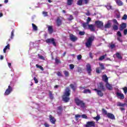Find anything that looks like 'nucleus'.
<instances>
[{"label":"nucleus","mask_w":127,"mask_h":127,"mask_svg":"<svg viewBox=\"0 0 127 127\" xmlns=\"http://www.w3.org/2000/svg\"><path fill=\"white\" fill-rule=\"evenodd\" d=\"M70 91L69 87H66L63 96V101H64V103H68V102L70 101V97H69L70 95Z\"/></svg>","instance_id":"1"},{"label":"nucleus","mask_w":127,"mask_h":127,"mask_svg":"<svg viewBox=\"0 0 127 127\" xmlns=\"http://www.w3.org/2000/svg\"><path fill=\"white\" fill-rule=\"evenodd\" d=\"M97 92V95L100 96V97H103L104 96L103 91H106V88L104 86L103 83L100 82L98 84V89H96Z\"/></svg>","instance_id":"2"},{"label":"nucleus","mask_w":127,"mask_h":127,"mask_svg":"<svg viewBox=\"0 0 127 127\" xmlns=\"http://www.w3.org/2000/svg\"><path fill=\"white\" fill-rule=\"evenodd\" d=\"M75 102L77 106H78L82 109H84L85 108L86 105L85 104V103H84L83 101L80 100L79 98H75Z\"/></svg>","instance_id":"3"},{"label":"nucleus","mask_w":127,"mask_h":127,"mask_svg":"<svg viewBox=\"0 0 127 127\" xmlns=\"http://www.w3.org/2000/svg\"><path fill=\"white\" fill-rule=\"evenodd\" d=\"M94 39H95V38H94L93 37H90L87 39L85 43V46L87 48H90L92 46V42L94 41Z\"/></svg>","instance_id":"4"},{"label":"nucleus","mask_w":127,"mask_h":127,"mask_svg":"<svg viewBox=\"0 0 127 127\" xmlns=\"http://www.w3.org/2000/svg\"><path fill=\"white\" fill-rule=\"evenodd\" d=\"M99 65L101 68L99 67L96 69V73H97V74H100V73L102 72V70H104L105 69V66L102 63H99Z\"/></svg>","instance_id":"5"},{"label":"nucleus","mask_w":127,"mask_h":127,"mask_svg":"<svg viewBox=\"0 0 127 127\" xmlns=\"http://www.w3.org/2000/svg\"><path fill=\"white\" fill-rule=\"evenodd\" d=\"M47 43H52L54 46H56L57 44L55 42V39L54 38L48 39L46 40Z\"/></svg>","instance_id":"6"},{"label":"nucleus","mask_w":127,"mask_h":127,"mask_svg":"<svg viewBox=\"0 0 127 127\" xmlns=\"http://www.w3.org/2000/svg\"><path fill=\"white\" fill-rule=\"evenodd\" d=\"M12 92V87L9 85L8 88L5 90L4 95L5 96H8L9 94H10Z\"/></svg>","instance_id":"7"},{"label":"nucleus","mask_w":127,"mask_h":127,"mask_svg":"<svg viewBox=\"0 0 127 127\" xmlns=\"http://www.w3.org/2000/svg\"><path fill=\"white\" fill-rule=\"evenodd\" d=\"M96 26L99 28H102L104 26V23L101 21H96Z\"/></svg>","instance_id":"8"},{"label":"nucleus","mask_w":127,"mask_h":127,"mask_svg":"<svg viewBox=\"0 0 127 127\" xmlns=\"http://www.w3.org/2000/svg\"><path fill=\"white\" fill-rule=\"evenodd\" d=\"M86 127H95V122L93 121L88 122L85 125Z\"/></svg>","instance_id":"9"},{"label":"nucleus","mask_w":127,"mask_h":127,"mask_svg":"<svg viewBox=\"0 0 127 127\" xmlns=\"http://www.w3.org/2000/svg\"><path fill=\"white\" fill-rule=\"evenodd\" d=\"M86 71L88 74L91 75V72H92V68L90 64L86 65Z\"/></svg>","instance_id":"10"},{"label":"nucleus","mask_w":127,"mask_h":127,"mask_svg":"<svg viewBox=\"0 0 127 127\" xmlns=\"http://www.w3.org/2000/svg\"><path fill=\"white\" fill-rule=\"evenodd\" d=\"M70 39L71 41H73V42H75V41L78 40V38L75 36H74L73 34H70Z\"/></svg>","instance_id":"11"},{"label":"nucleus","mask_w":127,"mask_h":127,"mask_svg":"<svg viewBox=\"0 0 127 127\" xmlns=\"http://www.w3.org/2000/svg\"><path fill=\"white\" fill-rule=\"evenodd\" d=\"M49 118L51 123L53 124V125H55V122H56V119H55V118H54V117H52L51 115L49 116Z\"/></svg>","instance_id":"12"},{"label":"nucleus","mask_w":127,"mask_h":127,"mask_svg":"<svg viewBox=\"0 0 127 127\" xmlns=\"http://www.w3.org/2000/svg\"><path fill=\"white\" fill-rule=\"evenodd\" d=\"M102 80L106 83H109V78H108L106 75H103L102 76Z\"/></svg>","instance_id":"13"},{"label":"nucleus","mask_w":127,"mask_h":127,"mask_svg":"<svg viewBox=\"0 0 127 127\" xmlns=\"http://www.w3.org/2000/svg\"><path fill=\"white\" fill-rule=\"evenodd\" d=\"M112 25V21L109 20L108 21L107 23L105 25V28H110Z\"/></svg>","instance_id":"14"},{"label":"nucleus","mask_w":127,"mask_h":127,"mask_svg":"<svg viewBox=\"0 0 127 127\" xmlns=\"http://www.w3.org/2000/svg\"><path fill=\"white\" fill-rule=\"evenodd\" d=\"M89 24L88 23H83L82 26L84 29H89Z\"/></svg>","instance_id":"15"},{"label":"nucleus","mask_w":127,"mask_h":127,"mask_svg":"<svg viewBox=\"0 0 127 127\" xmlns=\"http://www.w3.org/2000/svg\"><path fill=\"white\" fill-rule=\"evenodd\" d=\"M106 87L108 90H113V87L112 86V85L110 84L109 82L106 83Z\"/></svg>","instance_id":"16"},{"label":"nucleus","mask_w":127,"mask_h":127,"mask_svg":"<svg viewBox=\"0 0 127 127\" xmlns=\"http://www.w3.org/2000/svg\"><path fill=\"white\" fill-rule=\"evenodd\" d=\"M88 29H90L91 31H95V25H89L88 27Z\"/></svg>","instance_id":"17"},{"label":"nucleus","mask_w":127,"mask_h":127,"mask_svg":"<svg viewBox=\"0 0 127 127\" xmlns=\"http://www.w3.org/2000/svg\"><path fill=\"white\" fill-rule=\"evenodd\" d=\"M107 117L108 118L111 119V120H115V115H113V114L108 113Z\"/></svg>","instance_id":"18"},{"label":"nucleus","mask_w":127,"mask_h":127,"mask_svg":"<svg viewBox=\"0 0 127 127\" xmlns=\"http://www.w3.org/2000/svg\"><path fill=\"white\" fill-rule=\"evenodd\" d=\"M126 27H127V24L123 23H122V24H121L120 25V30H124V29H125V28H126Z\"/></svg>","instance_id":"19"},{"label":"nucleus","mask_w":127,"mask_h":127,"mask_svg":"<svg viewBox=\"0 0 127 127\" xmlns=\"http://www.w3.org/2000/svg\"><path fill=\"white\" fill-rule=\"evenodd\" d=\"M117 96L119 99H125V96H124V94L122 93H117Z\"/></svg>","instance_id":"20"},{"label":"nucleus","mask_w":127,"mask_h":127,"mask_svg":"<svg viewBox=\"0 0 127 127\" xmlns=\"http://www.w3.org/2000/svg\"><path fill=\"white\" fill-rule=\"evenodd\" d=\"M116 3L119 6H122L124 4V3H123V1L121 0H116Z\"/></svg>","instance_id":"21"},{"label":"nucleus","mask_w":127,"mask_h":127,"mask_svg":"<svg viewBox=\"0 0 127 127\" xmlns=\"http://www.w3.org/2000/svg\"><path fill=\"white\" fill-rule=\"evenodd\" d=\"M48 30L50 34H52L53 33V27L52 26H49L48 28Z\"/></svg>","instance_id":"22"},{"label":"nucleus","mask_w":127,"mask_h":127,"mask_svg":"<svg viewBox=\"0 0 127 127\" xmlns=\"http://www.w3.org/2000/svg\"><path fill=\"white\" fill-rule=\"evenodd\" d=\"M56 22L58 26H60V25L62 24V21L61 20V19H60V18H58Z\"/></svg>","instance_id":"23"},{"label":"nucleus","mask_w":127,"mask_h":127,"mask_svg":"<svg viewBox=\"0 0 127 127\" xmlns=\"http://www.w3.org/2000/svg\"><path fill=\"white\" fill-rule=\"evenodd\" d=\"M58 114L59 116L61 115V113H62V106H60L58 108Z\"/></svg>","instance_id":"24"},{"label":"nucleus","mask_w":127,"mask_h":127,"mask_svg":"<svg viewBox=\"0 0 127 127\" xmlns=\"http://www.w3.org/2000/svg\"><path fill=\"white\" fill-rule=\"evenodd\" d=\"M7 49L9 50V44H8L3 49V53H5L6 52V50H7Z\"/></svg>","instance_id":"25"},{"label":"nucleus","mask_w":127,"mask_h":127,"mask_svg":"<svg viewBox=\"0 0 127 127\" xmlns=\"http://www.w3.org/2000/svg\"><path fill=\"white\" fill-rule=\"evenodd\" d=\"M83 93L84 94H91V90L89 89H85L83 90Z\"/></svg>","instance_id":"26"},{"label":"nucleus","mask_w":127,"mask_h":127,"mask_svg":"<svg viewBox=\"0 0 127 127\" xmlns=\"http://www.w3.org/2000/svg\"><path fill=\"white\" fill-rule=\"evenodd\" d=\"M126 103L123 104V103H122L121 102H118L117 103V106L118 107H125V106H126Z\"/></svg>","instance_id":"27"},{"label":"nucleus","mask_w":127,"mask_h":127,"mask_svg":"<svg viewBox=\"0 0 127 127\" xmlns=\"http://www.w3.org/2000/svg\"><path fill=\"white\" fill-rule=\"evenodd\" d=\"M55 62H56V64H61V61L58 58H56L55 59Z\"/></svg>","instance_id":"28"},{"label":"nucleus","mask_w":127,"mask_h":127,"mask_svg":"<svg viewBox=\"0 0 127 127\" xmlns=\"http://www.w3.org/2000/svg\"><path fill=\"white\" fill-rule=\"evenodd\" d=\"M32 25L33 30H34V31H36L37 30V26L33 23L32 24Z\"/></svg>","instance_id":"29"},{"label":"nucleus","mask_w":127,"mask_h":127,"mask_svg":"<svg viewBox=\"0 0 127 127\" xmlns=\"http://www.w3.org/2000/svg\"><path fill=\"white\" fill-rule=\"evenodd\" d=\"M70 87L72 89L73 91H75L76 90V85H74L73 84H70Z\"/></svg>","instance_id":"30"},{"label":"nucleus","mask_w":127,"mask_h":127,"mask_svg":"<svg viewBox=\"0 0 127 127\" xmlns=\"http://www.w3.org/2000/svg\"><path fill=\"white\" fill-rule=\"evenodd\" d=\"M64 74L65 77H69V71L64 70Z\"/></svg>","instance_id":"31"},{"label":"nucleus","mask_w":127,"mask_h":127,"mask_svg":"<svg viewBox=\"0 0 127 127\" xmlns=\"http://www.w3.org/2000/svg\"><path fill=\"white\" fill-rule=\"evenodd\" d=\"M106 56H107V55H105L104 56L100 57L99 59V60L100 61H102V60H104L105 59V58L106 57Z\"/></svg>","instance_id":"32"},{"label":"nucleus","mask_w":127,"mask_h":127,"mask_svg":"<svg viewBox=\"0 0 127 127\" xmlns=\"http://www.w3.org/2000/svg\"><path fill=\"white\" fill-rule=\"evenodd\" d=\"M81 116L79 115V114H77L75 115V120L76 121H78L79 118H81Z\"/></svg>","instance_id":"33"},{"label":"nucleus","mask_w":127,"mask_h":127,"mask_svg":"<svg viewBox=\"0 0 127 127\" xmlns=\"http://www.w3.org/2000/svg\"><path fill=\"white\" fill-rule=\"evenodd\" d=\"M36 67L37 68H39V69H41V70H42V71H43V70H44V69L43 68V67H42L41 65H39L38 64H36Z\"/></svg>","instance_id":"34"},{"label":"nucleus","mask_w":127,"mask_h":127,"mask_svg":"<svg viewBox=\"0 0 127 127\" xmlns=\"http://www.w3.org/2000/svg\"><path fill=\"white\" fill-rule=\"evenodd\" d=\"M83 3V0H78L77 1L78 5H82Z\"/></svg>","instance_id":"35"},{"label":"nucleus","mask_w":127,"mask_h":127,"mask_svg":"<svg viewBox=\"0 0 127 127\" xmlns=\"http://www.w3.org/2000/svg\"><path fill=\"white\" fill-rule=\"evenodd\" d=\"M73 3V0H67L68 5H71Z\"/></svg>","instance_id":"36"},{"label":"nucleus","mask_w":127,"mask_h":127,"mask_svg":"<svg viewBox=\"0 0 127 127\" xmlns=\"http://www.w3.org/2000/svg\"><path fill=\"white\" fill-rule=\"evenodd\" d=\"M14 30H13L11 32V38L12 39L13 38V36H14Z\"/></svg>","instance_id":"37"},{"label":"nucleus","mask_w":127,"mask_h":127,"mask_svg":"<svg viewBox=\"0 0 127 127\" xmlns=\"http://www.w3.org/2000/svg\"><path fill=\"white\" fill-rule=\"evenodd\" d=\"M119 29V27L117 25H115L113 26V29L114 30H118Z\"/></svg>","instance_id":"38"},{"label":"nucleus","mask_w":127,"mask_h":127,"mask_svg":"<svg viewBox=\"0 0 127 127\" xmlns=\"http://www.w3.org/2000/svg\"><path fill=\"white\" fill-rule=\"evenodd\" d=\"M117 40H118V41L119 42H121V43H123V39H122V38H121V37H118L117 38Z\"/></svg>","instance_id":"39"},{"label":"nucleus","mask_w":127,"mask_h":127,"mask_svg":"<svg viewBox=\"0 0 127 127\" xmlns=\"http://www.w3.org/2000/svg\"><path fill=\"white\" fill-rule=\"evenodd\" d=\"M101 119V117H100V115H97V116L96 117V121L97 122H98V121H99V120Z\"/></svg>","instance_id":"40"},{"label":"nucleus","mask_w":127,"mask_h":127,"mask_svg":"<svg viewBox=\"0 0 127 127\" xmlns=\"http://www.w3.org/2000/svg\"><path fill=\"white\" fill-rule=\"evenodd\" d=\"M117 35H118V36H119V37H122V33H121V32H120V31L117 32Z\"/></svg>","instance_id":"41"},{"label":"nucleus","mask_w":127,"mask_h":127,"mask_svg":"<svg viewBox=\"0 0 127 127\" xmlns=\"http://www.w3.org/2000/svg\"><path fill=\"white\" fill-rule=\"evenodd\" d=\"M75 66L73 64H71L69 65V68L70 70H73V68H74Z\"/></svg>","instance_id":"42"},{"label":"nucleus","mask_w":127,"mask_h":127,"mask_svg":"<svg viewBox=\"0 0 127 127\" xmlns=\"http://www.w3.org/2000/svg\"><path fill=\"white\" fill-rule=\"evenodd\" d=\"M117 57L119 59H122V56L119 53L116 54Z\"/></svg>","instance_id":"43"},{"label":"nucleus","mask_w":127,"mask_h":127,"mask_svg":"<svg viewBox=\"0 0 127 127\" xmlns=\"http://www.w3.org/2000/svg\"><path fill=\"white\" fill-rule=\"evenodd\" d=\"M81 118L82 119H88V117H87V115H86L85 114H83L82 115H81Z\"/></svg>","instance_id":"44"},{"label":"nucleus","mask_w":127,"mask_h":127,"mask_svg":"<svg viewBox=\"0 0 127 127\" xmlns=\"http://www.w3.org/2000/svg\"><path fill=\"white\" fill-rule=\"evenodd\" d=\"M77 60H81L82 59V56L81 55H79L77 56Z\"/></svg>","instance_id":"45"},{"label":"nucleus","mask_w":127,"mask_h":127,"mask_svg":"<svg viewBox=\"0 0 127 127\" xmlns=\"http://www.w3.org/2000/svg\"><path fill=\"white\" fill-rule=\"evenodd\" d=\"M38 57H39V58L40 59H41L42 60H45V58H44V57H43L42 56H40V55H38Z\"/></svg>","instance_id":"46"},{"label":"nucleus","mask_w":127,"mask_h":127,"mask_svg":"<svg viewBox=\"0 0 127 127\" xmlns=\"http://www.w3.org/2000/svg\"><path fill=\"white\" fill-rule=\"evenodd\" d=\"M78 34H79V35H84L85 32L84 31H80V32H79Z\"/></svg>","instance_id":"47"},{"label":"nucleus","mask_w":127,"mask_h":127,"mask_svg":"<svg viewBox=\"0 0 127 127\" xmlns=\"http://www.w3.org/2000/svg\"><path fill=\"white\" fill-rule=\"evenodd\" d=\"M106 8H107V9H112V6L110 4L107 5L106 6Z\"/></svg>","instance_id":"48"},{"label":"nucleus","mask_w":127,"mask_h":127,"mask_svg":"<svg viewBox=\"0 0 127 127\" xmlns=\"http://www.w3.org/2000/svg\"><path fill=\"white\" fill-rule=\"evenodd\" d=\"M102 112L104 115H108L107 111H106V110H105L104 109H102Z\"/></svg>","instance_id":"49"},{"label":"nucleus","mask_w":127,"mask_h":127,"mask_svg":"<svg viewBox=\"0 0 127 127\" xmlns=\"http://www.w3.org/2000/svg\"><path fill=\"white\" fill-rule=\"evenodd\" d=\"M115 47H116V45L115 44L110 45V48H111V49H114Z\"/></svg>","instance_id":"50"},{"label":"nucleus","mask_w":127,"mask_h":127,"mask_svg":"<svg viewBox=\"0 0 127 127\" xmlns=\"http://www.w3.org/2000/svg\"><path fill=\"white\" fill-rule=\"evenodd\" d=\"M123 90L124 91L125 94H127V87H125L123 88Z\"/></svg>","instance_id":"51"},{"label":"nucleus","mask_w":127,"mask_h":127,"mask_svg":"<svg viewBox=\"0 0 127 127\" xmlns=\"http://www.w3.org/2000/svg\"><path fill=\"white\" fill-rule=\"evenodd\" d=\"M90 21H91V18L88 17L86 20V23H88L89 24V23H90Z\"/></svg>","instance_id":"52"},{"label":"nucleus","mask_w":127,"mask_h":127,"mask_svg":"<svg viewBox=\"0 0 127 127\" xmlns=\"http://www.w3.org/2000/svg\"><path fill=\"white\" fill-rule=\"evenodd\" d=\"M73 19V16H72L71 15H69V17L68 18V20H72Z\"/></svg>","instance_id":"53"},{"label":"nucleus","mask_w":127,"mask_h":127,"mask_svg":"<svg viewBox=\"0 0 127 127\" xmlns=\"http://www.w3.org/2000/svg\"><path fill=\"white\" fill-rule=\"evenodd\" d=\"M127 14H125L123 16V17L122 18V19H124V20H126V19H127Z\"/></svg>","instance_id":"54"},{"label":"nucleus","mask_w":127,"mask_h":127,"mask_svg":"<svg viewBox=\"0 0 127 127\" xmlns=\"http://www.w3.org/2000/svg\"><path fill=\"white\" fill-rule=\"evenodd\" d=\"M113 21L114 23H115L116 24H117V25H119V23H118V21H117V20L114 19Z\"/></svg>","instance_id":"55"},{"label":"nucleus","mask_w":127,"mask_h":127,"mask_svg":"<svg viewBox=\"0 0 127 127\" xmlns=\"http://www.w3.org/2000/svg\"><path fill=\"white\" fill-rule=\"evenodd\" d=\"M57 75H58L59 77H62V74L59 71L57 72Z\"/></svg>","instance_id":"56"},{"label":"nucleus","mask_w":127,"mask_h":127,"mask_svg":"<svg viewBox=\"0 0 127 127\" xmlns=\"http://www.w3.org/2000/svg\"><path fill=\"white\" fill-rule=\"evenodd\" d=\"M34 80L35 81V83L36 84H37V83H38V80H37V78H36V77H34Z\"/></svg>","instance_id":"57"},{"label":"nucleus","mask_w":127,"mask_h":127,"mask_svg":"<svg viewBox=\"0 0 127 127\" xmlns=\"http://www.w3.org/2000/svg\"><path fill=\"white\" fill-rule=\"evenodd\" d=\"M50 99H53V95H52V93H51V92H50Z\"/></svg>","instance_id":"58"},{"label":"nucleus","mask_w":127,"mask_h":127,"mask_svg":"<svg viewBox=\"0 0 127 127\" xmlns=\"http://www.w3.org/2000/svg\"><path fill=\"white\" fill-rule=\"evenodd\" d=\"M44 16H47V12L43 11Z\"/></svg>","instance_id":"59"},{"label":"nucleus","mask_w":127,"mask_h":127,"mask_svg":"<svg viewBox=\"0 0 127 127\" xmlns=\"http://www.w3.org/2000/svg\"><path fill=\"white\" fill-rule=\"evenodd\" d=\"M89 0H83V2H84V3L87 4V3H88V2H89Z\"/></svg>","instance_id":"60"},{"label":"nucleus","mask_w":127,"mask_h":127,"mask_svg":"<svg viewBox=\"0 0 127 127\" xmlns=\"http://www.w3.org/2000/svg\"><path fill=\"white\" fill-rule=\"evenodd\" d=\"M124 33L125 35H127V29L124 30Z\"/></svg>","instance_id":"61"},{"label":"nucleus","mask_w":127,"mask_h":127,"mask_svg":"<svg viewBox=\"0 0 127 127\" xmlns=\"http://www.w3.org/2000/svg\"><path fill=\"white\" fill-rule=\"evenodd\" d=\"M44 126L45 127H49V124H48L47 123H45Z\"/></svg>","instance_id":"62"},{"label":"nucleus","mask_w":127,"mask_h":127,"mask_svg":"<svg viewBox=\"0 0 127 127\" xmlns=\"http://www.w3.org/2000/svg\"><path fill=\"white\" fill-rule=\"evenodd\" d=\"M89 56L90 58H93V56L91 53H89Z\"/></svg>","instance_id":"63"},{"label":"nucleus","mask_w":127,"mask_h":127,"mask_svg":"<svg viewBox=\"0 0 127 127\" xmlns=\"http://www.w3.org/2000/svg\"><path fill=\"white\" fill-rule=\"evenodd\" d=\"M86 15L89 16V15H90V12L88 11L87 13H86Z\"/></svg>","instance_id":"64"}]
</instances>
